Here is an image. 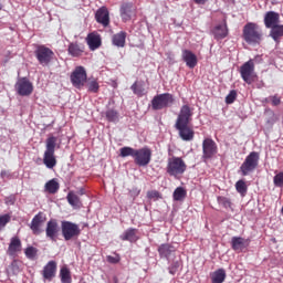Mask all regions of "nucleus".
Listing matches in <instances>:
<instances>
[{
    "mask_svg": "<svg viewBox=\"0 0 283 283\" xmlns=\"http://www.w3.org/2000/svg\"><path fill=\"white\" fill-rule=\"evenodd\" d=\"M59 138L54 136H49L45 140V150L43 155V165H45L46 169H54L56 167V146Z\"/></svg>",
    "mask_w": 283,
    "mask_h": 283,
    "instance_id": "f257e3e1",
    "label": "nucleus"
},
{
    "mask_svg": "<svg viewBox=\"0 0 283 283\" xmlns=\"http://www.w3.org/2000/svg\"><path fill=\"white\" fill-rule=\"evenodd\" d=\"M262 36V29L256 23L249 22L243 27V39L249 45H260Z\"/></svg>",
    "mask_w": 283,
    "mask_h": 283,
    "instance_id": "f03ea898",
    "label": "nucleus"
},
{
    "mask_svg": "<svg viewBox=\"0 0 283 283\" xmlns=\"http://www.w3.org/2000/svg\"><path fill=\"white\" fill-rule=\"evenodd\" d=\"M166 171L172 178L180 180L185 171H187V164L180 157H171L168 159Z\"/></svg>",
    "mask_w": 283,
    "mask_h": 283,
    "instance_id": "7ed1b4c3",
    "label": "nucleus"
},
{
    "mask_svg": "<svg viewBox=\"0 0 283 283\" xmlns=\"http://www.w3.org/2000/svg\"><path fill=\"white\" fill-rule=\"evenodd\" d=\"M258 165H260V153L251 151L241 164L239 174L241 176H250V174H253L258 169Z\"/></svg>",
    "mask_w": 283,
    "mask_h": 283,
    "instance_id": "20e7f679",
    "label": "nucleus"
},
{
    "mask_svg": "<svg viewBox=\"0 0 283 283\" xmlns=\"http://www.w3.org/2000/svg\"><path fill=\"white\" fill-rule=\"evenodd\" d=\"M258 165H260V153L251 151L241 164L239 174L241 176H250V174H253L258 169Z\"/></svg>",
    "mask_w": 283,
    "mask_h": 283,
    "instance_id": "39448f33",
    "label": "nucleus"
},
{
    "mask_svg": "<svg viewBox=\"0 0 283 283\" xmlns=\"http://www.w3.org/2000/svg\"><path fill=\"white\" fill-rule=\"evenodd\" d=\"M61 229L62 235L66 242L81 235V228L72 221H62Z\"/></svg>",
    "mask_w": 283,
    "mask_h": 283,
    "instance_id": "423d86ee",
    "label": "nucleus"
},
{
    "mask_svg": "<svg viewBox=\"0 0 283 283\" xmlns=\"http://www.w3.org/2000/svg\"><path fill=\"white\" fill-rule=\"evenodd\" d=\"M171 105H174V95L171 93H163L151 99V107L155 111L165 109L166 107H171Z\"/></svg>",
    "mask_w": 283,
    "mask_h": 283,
    "instance_id": "0eeeda50",
    "label": "nucleus"
},
{
    "mask_svg": "<svg viewBox=\"0 0 283 283\" xmlns=\"http://www.w3.org/2000/svg\"><path fill=\"white\" fill-rule=\"evenodd\" d=\"M34 54L40 65L45 66L54 61V51L45 45H38Z\"/></svg>",
    "mask_w": 283,
    "mask_h": 283,
    "instance_id": "6e6552de",
    "label": "nucleus"
},
{
    "mask_svg": "<svg viewBox=\"0 0 283 283\" xmlns=\"http://www.w3.org/2000/svg\"><path fill=\"white\" fill-rule=\"evenodd\" d=\"M240 75L241 78L247 83L248 85H251L255 78V63L253 60H249L248 62L243 63L240 67Z\"/></svg>",
    "mask_w": 283,
    "mask_h": 283,
    "instance_id": "1a4fd4ad",
    "label": "nucleus"
},
{
    "mask_svg": "<svg viewBox=\"0 0 283 283\" xmlns=\"http://www.w3.org/2000/svg\"><path fill=\"white\" fill-rule=\"evenodd\" d=\"M71 83L74 85L77 90L83 87L85 83H87V71H85V67L77 66L71 74Z\"/></svg>",
    "mask_w": 283,
    "mask_h": 283,
    "instance_id": "9d476101",
    "label": "nucleus"
},
{
    "mask_svg": "<svg viewBox=\"0 0 283 283\" xmlns=\"http://www.w3.org/2000/svg\"><path fill=\"white\" fill-rule=\"evenodd\" d=\"M193 119V108L190 105H182L175 125H189Z\"/></svg>",
    "mask_w": 283,
    "mask_h": 283,
    "instance_id": "9b49d317",
    "label": "nucleus"
},
{
    "mask_svg": "<svg viewBox=\"0 0 283 283\" xmlns=\"http://www.w3.org/2000/svg\"><path fill=\"white\" fill-rule=\"evenodd\" d=\"M15 92L19 96H30L34 92V85L28 77H20L15 83Z\"/></svg>",
    "mask_w": 283,
    "mask_h": 283,
    "instance_id": "f8f14e48",
    "label": "nucleus"
},
{
    "mask_svg": "<svg viewBox=\"0 0 283 283\" xmlns=\"http://www.w3.org/2000/svg\"><path fill=\"white\" fill-rule=\"evenodd\" d=\"M134 160L138 167H147L151 163V150L149 148L136 149Z\"/></svg>",
    "mask_w": 283,
    "mask_h": 283,
    "instance_id": "ddd939ff",
    "label": "nucleus"
},
{
    "mask_svg": "<svg viewBox=\"0 0 283 283\" xmlns=\"http://www.w3.org/2000/svg\"><path fill=\"white\" fill-rule=\"evenodd\" d=\"M175 128L178 132L179 138L185 143H191L196 136L193 128L189 124L175 125Z\"/></svg>",
    "mask_w": 283,
    "mask_h": 283,
    "instance_id": "4468645a",
    "label": "nucleus"
},
{
    "mask_svg": "<svg viewBox=\"0 0 283 283\" xmlns=\"http://www.w3.org/2000/svg\"><path fill=\"white\" fill-rule=\"evenodd\" d=\"M202 151H203L202 158L205 159L213 158V156L218 154V145L216 144V142H213V139L206 138L202 142Z\"/></svg>",
    "mask_w": 283,
    "mask_h": 283,
    "instance_id": "2eb2a0df",
    "label": "nucleus"
},
{
    "mask_svg": "<svg viewBox=\"0 0 283 283\" xmlns=\"http://www.w3.org/2000/svg\"><path fill=\"white\" fill-rule=\"evenodd\" d=\"M181 59L190 70H193L198 65V56L191 50L184 49L181 51Z\"/></svg>",
    "mask_w": 283,
    "mask_h": 283,
    "instance_id": "dca6fc26",
    "label": "nucleus"
},
{
    "mask_svg": "<svg viewBox=\"0 0 283 283\" xmlns=\"http://www.w3.org/2000/svg\"><path fill=\"white\" fill-rule=\"evenodd\" d=\"M59 223L56 222V220H50L46 223V229H45V233H46V238H49V240H51L52 242H56V238H59Z\"/></svg>",
    "mask_w": 283,
    "mask_h": 283,
    "instance_id": "f3484780",
    "label": "nucleus"
},
{
    "mask_svg": "<svg viewBox=\"0 0 283 283\" xmlns=\"http://www.w3.org/2000/svg\"><path fill=\"white\" fill-rule=\"evenodd\" d=\"M122 20L127 23L132 20V13L136 12L134 8V2H123L119 9Z\"/></svg>",
    "mask_w": 283,
    "mask_h": 283,
    "instance_id": "a211bd4d",
    "label": "nucleus"
},
{
    "mask_svg": "<svg viewBox=\"0 0 283 283\" xmlns=\"http://www.w3.org/2000/svg\"><path fill=\"white\" fill-rule=\"evenodd\" d=\"M211 33L216 41H222V39H227V36H229V28H227V22L216 25L211 30Z\"/></svg>",
    "mask_w": 283,
    "mask_h": 283,
    "instance_id": "6ab92c4d",
    "label": "nucleus"
},
{
    "mask_svg": "<svg viewBox=\"0 0 283 283\" xmlns=\"http://www.w3.org/2000/svg\"><path fill=\"white\" fill-rule=\"evenodd\" d=\"M42 275L44 280L52 282L56 277V261H49L43 268Z\"/></svg>",
    "mask_w": 283,
    "mask_h": 283,
    "instance_id": "aec40b11",
    "label": "nucleus"
},
{
    "mask_svg": "<svg viewBox=\"0 0 283 283\" xmlns=\"http://www.w3.org/2000/svg\"><path fill=\"white\" fill-rule=\"evenodd\" d=\"M280 23V13L275 11H268L264 15V25L268 29L275 28Z\"/></svg>",
    "mask_w": 283,
    "mask_h": 283,
    "instance_id": "412c9836",
    "label": "nucleus"
},
{
    "mask_svg": "<svg viewBox=\"0 0 283 283\" xmlns=\"http://www.w3.org/2000/svg\"><path fill=\"white\" fill-rule=\"evenodd\" d=\"M95 21L104 25V28H107V25H109V11L107 10V8L102 7L96 11Z\"/></svg>",
    "mask_w": 283,
    "mask_h": 283,
    "instance_id": "4be33fe9",
    "label": "nucleus"
},
{
    "mask_svg": "<svg viewBox=\"0 0 283 283\" xmlns=\"http://www.w3.org/2000/svg\"><path fill=\"white\" fill-rule=\"evenodd\" d=\"M251 240L244 239L242 237H232L231 247L233 251H244L249 247Z\"/></svg>",
    "mask_w": 283,
    "mask_h": 283,
    "instance_id": "5701e85b",
    "label": "nucleus"
},
{
    "mask_svg": "<svg viewBox=\"0 0 283 283\" xmlns=\"http://www.w3.org/2000/svg\"><path fill=\"white\" fill-rule=\"evenodd\" d=\"M86 43L92 52L98 50L101 48V35L96 32L90 33L86 36Z\"/></svg>",
    "mask_w": 283,
    "mask_h": 283,
    "instance_id": "b1692460",
    "label": "nucleus"
},
{
    "mask_svg": "<svg viewBox=\"0 0 283 283\" xmlns=\"http://www.w3.org/2000/svg\"><path fill=\"white\" fill-rule=\"evenodd\" d=\"M138 230L135 228H129L126 231L123 232V234H120V240H123L124 242H137L138 241Z\"/></svg>",
    "mask_w": 283,
    "mask_h": 283,
    "instance_id": "393cba45",
    "label": "nucleus"
},
{
    "mask_svg": "<svg viewBox=\"0 0 283 283\" xmlns=\"http://www.w3.org/2000/svg\"><path fill=\"white\" fill-rule=\"evenodd\" d=\"M21 251V239L19 237H12L8 248L9 255H17Z\"/></svg>",
    "mask_w": 283,
    "mask_h": 283,
    "instance_id": "a878e982",
    "label": "nucleus"
},
{
    "mask_svg": "<svg viewBox=\"0 0 283 283\" xmlns=\"http://www.w3.org/2000/svg\"><path fill=\"white\" fill-rule=\"evenodd\" d=\"M176 248L169 243H163L158 247V253L160 258H166L169 260V256L175 253Z\"/></svg>",
    "mask_w": 283,
    "mask_h": 283,
    "instance_id": "bb28decb",
    "label": "nucleus"
},
{
    "mask_svg": "<svg viewBox=\"0 0 283 283\" xmlns=\"http://www.w3.org/2000/svg\"><path fill=\"white\" fill-rule=\"evenodd\" d=\"M127 39V32L120 31L112 36V43L115 48H125V41Z\"/></svg>",
    "mask_w": 283,
    "mask_h": 283,
    "instance_id": "cd10ccee",
    "label": "nucleus"
},
{
    "mask_svg": "<svg viewBox=\"0 0 283 283\" xmlns=\"http://www.w3.org/2000/svg\"><path fill=\"white\" fill-rule=\"evenodd\" d=\"M41 224H43V213L39 212L33 217L30 229L33 231V233L39 234Z\"/></svg>",
    "mask_w": 283,
    "mask_h": 283,
    "instance_id": "c85d7f7f",
    "label": "nucleus"
},
{
    "mask_svg": "<svg viewBox=\"0 0 283 283\" xmlns=\"http://www.w3.org/2000/svg\"><path fill=\"white\" fill-rule=\"evenodd\" d=\"M210 277L212 283H223L224 280H227V271H224V269H218L210 275Z\"/></svg>",
    "mask_w": 283,
    "mask_h": 283,
    "instance_id": "c756f323",
    "label": "nucleus"
},
{
    "mask_svg": "<svg viewBox=\"0 0 283 283\" xmlns=\"http://www.w3.org/2000/svg\"><path fill=\"white\" fill-rule=\"evenodd\" d=\"M270 36L275 41V43H280V38L283 36V25L276 24L275 27H272Z\"/></svg>",
    "mask_w": 283,
    "mask_h": 283,
    "instance_id": "7c9ffc66",
    "label": "nucleus"
},
{
    "mask_svg": "<svg viewBox=\"0 0 283 283\" xmlns=\"http://www.w3.org/2000/svg\"><path fill=\"white\" fill-rule=\"evenodd\" d=\"M60 188L61 185H59V181L56 179H51L45 184L44 191H46V193H56Z\"/></svg>",
    "mask_w": 283,
    "mask_h": 283,
    "instance_id": "2f4dec72",
    "label": "nucleus"
},
{
    "mask_svg": "<svg viewBox=\"0 0 283 283\" xmlns=\"http://www.w3.org/2000/svg\"><path fill=\"white\" fill-rule=\"evenodd\" d=\"M66 200L74 209H81V198H78L74 192H69Z\"/></svg>",
    "mask_w": 283,
    "mask_h": 283,
    "instance_id": "473e14b6",
    "label": "nucleus"
},
{
    "mask_svg": "<svg viewBox=\"0 0 283 283\" xmlns=\"http://www.w3.org/2000/svg\"><path fill=\"white\" fill-rule=\"evenodd\" d=\"M87 91L92 94H98V91L101 90V84H98V81L96 78H88L86 82Z\"/></svg>",
    "mask_w": 283,
    "mask_h": 283,
    "instance_id": "72a5a7b5",
    "label": "nucleus"
},
{
    "mask_svg": "<svg viewBox=\"0 0 283 283\" xmlns=\"http://www.w3.org/2000/svg\"><path fill=\"white\" fill-rule=\"evenodd\" d=\"M172 198L176 202H182L187 198V190L182 187H177L172 193Z\"/></svg>",
    "mask_w": 283,
    "mask_h": 283,
    "instance_id": "f704fd0d",
    "label": "nucleus"
},
{
    "mask_svg": "<svg viewBox=\"0 0 283 283\" xmlns=\"http://www.w3.org/2000/svg\"><path fill=\"white\" fill-rule=\"evenodd\" d=\"M69 54H71V56H81V54H83V46L77 43H71L69 45Z\"/></svg>",
    "mask_w": 283,
    "mask_h": 283,
    "instance_id": "c9c22d12",
    "label": "nucleus"
},
{
    "mask_svg": "<svg viewBox=\"0 0 283 283\" xmlns=\"http://www.w3.org/2000/svg\"><path fill=\"white\" fill-rule=\"evenodd\" d=\"M235 189L240 196H247L248 187H247V181L244 179H240L239 181L235 182Z\"/></svg>",
    "mask_w": 283,
    "mask_h": 283,
    "instance_id": "e433bc0d",
    "label": "nucleus"
},
{
    "mask_svg": "<svg viewBox=\"0 0 283 283\" xmlns=\"http://www.w3.org/2000/svg\"><path fill=\"white\" fill-rule=\"evenodd\" d=\"M60 277L62 283H72V275L70 274V270L67 268H62L60 270Z\"/></svg>",
    "mask_w": 283,
    "mask_h": 283,
    "instance_id": "4c0bfd02",
    "label": "nucleus"
},
{
    "mask_svg": "<svg viewBox=\"0 0 283 283\" xmlns=\"http://www.w3.org/2000/svg\"><path fill=\"white\" fill-rule=\"evenodd\" d=\"M105 116H106V120H108V123H118V120H119V115L114 109L106 111Z\"/></svg>",
    "mask_w": 283,
    "mask_h": 283,
    "instance_id": "58836bf2",
    "label": "nucleus"
},
{
    "mask_svg": "<svg viewBox=\"0 0 283 283\" xmlns=\"http://www.w3.org/2000/svg\"><path fill=\"white\" fill-rule=\"evenodd\" d=\"M136 155V149L132 148V147H123L119 149V156L122 158H127V156H132V158H134Z\"/></svg>",
    "mask_w": 283,
    "mask_h": 283,
    "instance_id": "ea45409f",
    "label": "nucleus"
},
{
    "mask_svg": "<svg viewBox=\"0 0 283 283\" xmlns=\"http://www.w3.org/2000/svg\"><path fill=\"white\" fill-rule=\"evenodd\" d=\"M130 90L134 94H136V96H145V87H143V85L138 84L137 82L130 86Z\"/></svg>",
    "mask_w": 283,
    "mask_h": 283,
    "instance_id": "a19ab883",
    "label": "nucleus"
},
{
    "mask_svg": "<svg viewBox=\"0 0 283 283\" xmlns=\"http://www.w3.org/2000/svg\"><path fill=\"white\" fill-rule=\"evenodd\" d=\"M235 98H238V92L234 90L230 91V93L226 96V103L227 105H231L235 102Z\"/></svg>",
    "mask_w": 283,
    "mask_h": 283,
    "instance_id": "79ce46f5",
    "label": "nucleus"
},
{
    "mask_svg": "<svg viewBox=\"0 0 283 283\" xmlns=\"http://www.w3.org/2000/svg\"><path fill=\"white\" fill-rule=\"evenodd\" d=\"M218 203L224 207V209H231V199L227 197H218Z\"/></svg>",
    "mask_w": 283,
    "mask_h": 283,
    "instance_id": "37998d69",
    "label": "nucleus"
},
{
    "mask_svg": "<svg viewBox=\"0 0 283 283\" xmlns=\"http://www.w3.org/2000/svg\"><path fill=\"white\" fill-rule=\"evenodd\" d=\"M36 252H38V250L34 247H29L24 251V253L29 260H34V258H36Z\"/></svg>",
    "mask_w": 283,
    "mask_h": 283,
    "instance_id": "c03bdc74",
    "label": "nucleus"
},
{
    "mask_svg": "<svg viewBox=\"0 0 283 283\" xmlns=\"http://www.w3.org/2000/svg\"><path fill=\"white\" fill-rule=\"evenodd\" d=\"M11 271L13 275H19V273H21V262L17 260L12 261Z\"/></svg>",
    "mask_w": 283,
    "mask_h": 283,
    "instance_id": "a18cd8bd",
    "label": "nucleus"
},
{
    "mask_svg": "<svg viewBox=\"0 0 283 283\" xmlns=\"http://www.w3.org/2000/svg\"><path fill=\"white\" fill-rule=\"evenodd\" d=\"M273 182L275 187H283V172H279L274 176Z\"/></svg>",
    "mask_w": 283,
    "mask_h": 283,
    "instance_id": "49530a36",
    "label": "nucleus"
},
{
    "mask_svg": "<svg viewBox=\"0 0 283 283\" xmlns=\"http://www.w3.org/2000/svg\"><path fill=\"white\" fill-rule=\"evenodd\" d=\"M12 217L10 214H1L0 216V231L10 222Z\"/></svg>",
    "mask_w": 283,
    "mask_h": 283,
    "instance_id": "de8ad7c7",
    "label": "nucleus"
},
{
    "mask_svg": "<svg viewBox=\"0 0 283 283\" xmlns=\"http://www.w3.org/2000/svg\"><path fill=\"white\" fill-rule=\"evenodd\" d=\"M147 198L149 200H158V198H160V192H158V190L148 191Z\"/></svg>",
    "mask_w": 283,
    "mask_h": 283,
    "instance_id": "09e8293b",
    "label": "nucleus"
},
{
    "mask_svg": "<svg viewBox=\"0 0 283 283\" xmlns=\"http://www.w3.org/2000/svg\"><path fill=\"white\" fill-rule=\"evenodd\" d=\"M270 101H271L273 107H277V105H280L282 103V98H280V96H277V95L270 96Z\"/></svg>",
    "mask_w": 283,
    "mask_h": 283,
    "instance_id": "8fccbe9b",
    "label": "nucleus"
},
{
    "mask_svg": "<svg viewBox=\"0 0 283 283\" xmlns=\"http://www.w3.org/2000/svg\"><path fill=\"white\" fill-rule=\"evenodd\" d=\"M107 262H109V264H118V262H120V256H118V255H116V256L108 255L107 256Z\"/></svg>",
    "mask_w": 283,
    "mask_h": 283,
    "instance_id": "3c124183",
    "label": "nucleus"
},
{
    "mask_svg": "<svg viewBox=\"0 0 283 283\" xmlns=\"http://www.w3.org/2000/svg\"><path fill=\"white\" fill-rule=\"evenodd\" d=\"M15 199L14 196H10L6 198V205H14Z\"/></svg>",
    "mask_w": 283,
    "mask_h": 283,
    "instance_id": "603ef678",
    "label": "nucleus"
},
{
    "mask_svg": "<svg viewBox=\"0 0 283 283\" xmlns=\"http://www.w3.org/2000/svg\"><path fill=\"white\" fill-rule=\"evenodd\" d=\"M178 271V266L175 264V265H171L169 268V274L170 275H176V272Z\"/></svg>",
    "mask_w": 283,
    "mask_h": 283,
    "instance_id": "864d4df0",
    "label": "nucleus"
},
{
    "mask_svg": "<svg viewBox=\"0 0 283 283\" xmlns=\"http://www.w3.org/2000/svg\"><path fill=\"white\" fill-rule=\"evenodd\" d=\"M195 3H197V6H205V3H207V1L209 0H192Z\"/></svg>",
    "mask_w": 283,
    "mask_h": 283,
    "instance_id": "5fc2aeb1",
    "label": "nucleus"
},
{
    "mask_svg": "<svg viewBox=\"0 0 283 283\" xmlns=\"http://www.w3.org/2000/svg\"><path fill=\"white\" fill-rule=\"evenodd\" d=\"M262 105H269V103H271V96L270 97H264L262 101H261Z\"/></svg>",
    "mask_w": 283,
    "mask_h": 283,
    "instance_id": "6e6d98bb",
    "label": "nucleus"
},
{
    "mask_svg": "<svg viewBox=\"0 0 283 283\" xmlns=\"http://www.w3.org/2000/svg\"><path fill=\"white\" fill-rule=\"evenodd\" d=\"M1 178H10V174H8V171L2 170L0 174Z\"/></svg>",
    "mask_w": 283,
    "mask_h": 283,
    "instance_id": "4d7b16f0",
    "label": "nucleus"
},
{
    "mask_svg": "<svg viewBox=\"0 0 283 283\" xmlns=\"http://www.w3.org/2000/svg\"><path fill=\"white\" fill-rule=\"evenodd\" d=\"M80 196H85V189L84 188H81L80 191H78Z\"/></svg>",
    "mask_w": 283,
    "mask_h": 283,
    "instance_id": "13d9d810",
    "label": "nucleus"
},
{
    "mask_svg": "<svg viewBox=\"0 0 283 283\" xmlns=\"http://www.w3.org/2000/svg\"><path fill=\"white\" fill-rule=\"evenodd\" d=\"M2 9H3V6L0 4V10H2Z\"/></svg>",
    "mask_w": 283,
    "mask_h": 283,
    "instance_id": "bf43d9fd",
    "label": "nucleus"
}]
</instances>
